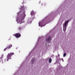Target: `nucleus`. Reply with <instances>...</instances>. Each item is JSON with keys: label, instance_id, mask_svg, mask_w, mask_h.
<instances>
[{"label": "nucleus", "instance_id": "obj_1", "mask_svg": "<svg viewBox=\"0 0 75 75\" xmlns=\"http://www.w3.org/2000/svg\"><path fill=\"white\" fill-rule=\"evenodd\" d=\"M14 53L13 52H11L10 53H8L7 55V61H8V59H11V56L14 55Z\"/></svg>", "mask_w": 75, "mask_h": 75}, {"label": "nucleus", "instance_id": "obj_12", "mask_svg": "<svg viewBox=\"0 0 75 75\" xmlns=\"http://www.w3.org/2000/svg\"><path fill=\"white\" fill-rule=\"evenodd\" d=\"M66 56V53H64L63 54V57H65Z\"/></svg>", "mask_w": 75, "mask_h": 75}, {"label": "nucleus", "instance_id": "obj_7", "mask_svg": "<svg viewBox=\"0 0 75 75\" xmlns=\"http://www.w3.org/2000/svg\"><path fill=\"white\" fill-rule=\"evenodd\" d=\"M34 61H35V59L33 58L31 60V62L32 64H33V63H34Z\"/></svg>", "mask_w": 75, "mask_h": 75}, {"label": "nucleus", "instance_id": "obj_6", "mask_svg": "<svg viewBox=\"0 0 75 75\" xmlns=\"http://www.w3.org/2000/svg\"><path fill=\"white\" fill-rule=\"evenodd\" d=\"M12 45L11 44H10L8 47H7V48H8V49H10V48H11L12 47Z\"/></svg>", "mask_w": 75, "mask_h": 75}, {"label": "nucleus", "instance_id": "obj_14", "mask_svg": "<svg viewBox=\"0 0 75 75\" xmlns=\"http://www.w3.org/2000/svg\"><path fill=\"white\" fill-rule=\"evenodd\" d=\"M1 56V58H3V57H4V55L2 54Z\"/></svg>", "mask_w": 75, "mask_h": 75}, {"label": "nucleus", "instance_id": "obj_10", "mask_svg": "<svg viewBox=\"0 0 75 75\" xmlns=\"http://www.w3.org/2000/svg\"><path fill=\"white\" fill-rule=\"evenodd\" d=\"M0 62L1 64H3V60H0Z\"/></svg>", "mask_w": 75, "mask_h": 75}, {"label": "nucleus", "instance_id": "obj_3", "mask_svg": "<svg viewBox=\"0 0 75 75\" xmlns=\"http://www.w3.org/2000/svg\"><path fill=\"white\" fill-rule=\"evenodd\" d=\"M68 21H66L64 24V27H63V31L64 32H65L66 30H67V23H68Z\"/></svg>", "mask_w": 75, "mask_h": 75}, {"label": "nucleus", "instance_id": "obj_15", "mask_svg": "<svg viewBox=\"0 0 75 75\" xmlns=\"http://www.w3.org/2000/svg\"><path fill=\"white\" fill-rule=\"evenodd\" d=\"M61 59H62L63 60V61H64V59H63V58H62Z\"/></svg>", "mask_w": 75, "mask_h": 75}, {"label": "nucleus", "instance_id": "obj_13", "mask_svg": "<svg viewBox=\"0 0 75 75\" xmlns=\"http://www.w3.org/2000/svg\"><path fill=\"white\" fill-rule=\"evenodd\" d=\"M22 29V27H19L18 28V29L19 30H21Z\"/></svg>", "mask_w": 75, "mask_h": 75}, {"label": "nucleus", "instance_id": "obj_8", "mask_svg": "<svg viewBox=\"0 0 75 75\" xmlns=\"http://www.w3.org/2000/svg\"><path fill=\"white\" fill-rule=\"evenodd\" d=\"M34 11H32L30 13V14L31 16H33V15H34Z\"/></svg>", "mask_w": 75, "mask_h": 75}, {"label": "nucleus", "instance_id": "obj_2", "mask_svg": "<svg viewBox=\"0 0 75 75\" xmlns=\"http://www.w3.org/2000/svg\"><path fill=\"white\" fill-rule=\"evenodd\" d=\"M26 15L25 14V12H24L23 14H21V20L20 21L21 23H23L24 21V19L25 18Z\"/></svg>", "mask_w": 75, "mask_h": 75}, {"label": "nucleus", "instance_id": "obj_9", "mask_svg": "<svg viewBox=\"0 0 75 75\" xmlns=\"http://www.w3.org/2000/svg\"><path fill=\"white\" fill-rule=\"evenodd\" d=\"M49 62H50V63H51V62L52 61V59L51 58L49 59Z\"/></svg>", "mask_w": 75, "mask_h": 75}, {"label": "nucleus", "instance_id": "obj_4", "mask_svg": "<svg viewBox=\"0 0 75 75\" xmlns=\"http://www.w3.org/2000/svg\"><path fill=\"white\" fill-rule=\"evenodd\" d=\"M15 36L16 38H20L21 37V34L19 33H17L15 34Z\"/></svg>", "mask_w": 75, "mask_h": 75}, {"label": "nucleus", "instance_id": "obj_5", "mask_svg": "<svg viewBox=\"0 0 75 75\" xmlns=\"http://www.w3.org/2000/svg\"><path fill=\"white\" fill-rule=\"evenodd\" d=\"M51 37H48V38L46 40V41L47 42H50L51 41Z\"/></svg>", "mask_w": 75, "mask_h": 75}, {"label": "nucleus", "instance_id": "obj_11", "mask_svg": "<svg viewBox=\"0 0 75 75\" xmlns=\"http://www.w3.org/2000/svg\"><path fill=\"white\" fill-rule=\"evenodd\" d=\"M7 49H8V48H7V47H6V48L4 49V51H6V50H7Z\"/></svg>", "mask_w": 75, "mask_h": 75}]
</instances>
